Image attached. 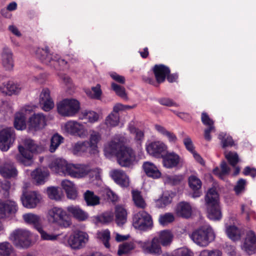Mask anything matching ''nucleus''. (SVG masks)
I'll list each match as a JSON object with an SVG mask.
<instances>
[{"instance_id": "dca6fc26", "label": "nucleus", "mask_w": 256, "mask_h": 256, "mask_svg": "<svg viewBox=\"0 0 256 256\" xmlns=\"http://www.w3.org/2000/svg\"><path fill=\"white\" fill-rule=\"evenodd\" d=\"M242 249L249 255L256 252V235L252 230L247 232L244 242L242 246Z\"/></svg>"}, {"instance_id": "ddd939ff", "label": "nucleus", "mask_w": 256, "mask_h": 256, "mask_svg": "<svg viewBox=\"0 0 256 256\" xmlns=\"http://www.w3.org/2000/svg\"><path fill=\"white\" fill-rule=\"evenodd\" d=\"M88 240V234L82 231H77L71 236L68 244L73 249H80L84 247Z\"/></svg>"}, {"instance_id": "49530a36", "label": "nucleus", "mask_w": 256, "mask_h": 256, "mask_svg": "<svg viewBox=\"0 0 256 256\" xmlns=\"http://www.w3.org/2000/svg\"><path fill=\"white\" fill-rule=\"evenodd\" d=\"M64 138L58 134H54L50 139V151L51 152H55L60 144L63 142Z\"/></svg>"}, {"instance_id": "e433bc0d", "label": "nucleus", "mask_w": 256, "mask_h": 256, "mask_svg": "<svg viewBox=\"0 0 256 256\" xmlns=\"http://www.w3.org/2000/svg\"><path fill=\"white\" fill-rule=\"evenodd\" d=\"M154 128L160 134L166 137L170 143L175 144L176 142L177 137L173 132L167 130L165 128L159 124H156Z\"/></svg>"}, {"instance_id": "a878e982", "label": "nucleus", "mask_w": 256, "mask_h": 256, "mask_svg": "<svg viewBox=\"0 0 256 256\" xmlns=\"http://www.w3.org/2000/svg\"><path fill=\"white\" fill-rule=\"evenodd\" d=\"M143 170L146 175L153 178H158L161 176V172L157 166L150 162H145L142 164Z\"/></svg>"}, {"instance_id": "a211bd4d", "label": "nucleus", "mask_w": 256, "mask_h": 256, "mask_svg": "<svg viewBox=\"0 0 256 256\" xmlns=\"http://www.w3.org/2000/svg\"><path fill=\"white\" fill-rule=\"evenodd\" d=\"M46 124V118L43 114H34L30 118L28 124V129L32 131H37L44 128Z\"/></svg>"}, {"instance_id": "6e6d98bb", "label": "nucleus", "mask_w": 256, "mask_h": 256, "mask_svg": "<svg viewBox=\"0 0 256 256\" xmlns=\"http://www.w3.org/2000/svg\"><path fill=\"white\" fill-rule=\"evenodd\" d=\"M100 138V134L98 133H94L90 135V141L88 143L90 144L92 148L93 149V154H95L98 152V143Z\"/></svg>"}, {"instance_id": "37998d69", "label": "nucleus", "mask_w": 256, "mask_h": 256, "mask_svg": "<svg viewBox=\"0 0 256 256\" xmlns=\"http://www.w3.org/2000/svg\"><path fill=\"white\" fill-rule=\"evenodd\" d=\"M113 91L122 100L124 101L128 100V95L124 86L113 82Z\"/></svg>"}, {"instance_id": "ea45409f", "label": "nucleus", "mask_w": 256, "mask_h": 256, "mask_svg": "<svg viewBox=\"0 0 256 256\" xmlns=\"http://www.w3.org/2000/svg\"><path fill=\"white\" fill-rule=\"evenodd\" d=\"M136 245L133 242H124L119 246L118 254L122 256L130 252L134 249Z\"/></svg>"}, {"instance_id": "338daca9", "label": "nucleus", "mask_w": 256, "mask_h": 256, "mask_svg": "<svg viewBox=\"0 0 256 256\" xmlns=\"http://www.w3.org/2000/svg\"><path fill=\"white\" fill-rule=\"evenodd\" d=\"M201 119L202 124L208 127L214 126V121L209 117L206 112H203L202 114Z\"/></svg>"}, {"instance_id": "8fccbe9b", "label": "nucleus", "mask_w": 256, "mask_h": 256, "mask_svg": "<svg viewBox=\"0 0 256 256\" xmlns=\"http://www.w3.org/2000/svg\"><path fill=\"white\" fill-rule=\"evenodd\" d=\"M172 200V198L168 194L164 193L162 196L156 201V206L158 208L165 207L170 204Z\"/></svg>"}, {"instance_id": "de8ad7c7", "label": "nucleus", "mask_w": 256, "mask_h": 256, "mask_svg": "<svg viewBox=\"0 0 256 256\" xmlns=\"http://www.w3.org/2000/svg\"><path fill=\"white\" fill-rule=\"evenodd\" d=\"M132 197L135 205L140 208H144L146 206V203L142 198L140 192L138 190H132Z\"/></svg>"}, {"instance_id": "0e129e2a", "label": "nucleus", "mask_w": 256, "mask_h": 256, "mask_svg": "<svg viewBox=\"0 0 256 256\" xmlns=\"http://www.w3.org/2000/svg\"><path fill=\"white\" fill-rule=\"evenodd\" d=\"M183 142L186 147V148L188 152L192 153L195 150L194 146L193 144L192 141L189 136H186L184 137V138L183 140Z\"/></svg>"}, {"instance_id": "2f4dec72", "label": "nucleus", "mask_w": 256, "mask_h": 256, "mask_svg": "<svg viewBox=\"0 0 256 256\" xmlns=\"http://www.w3.org/2000/svg\"><path fill=\"white\" fill-rule=\"evenodd\" d=\"M155 237H157L158 242L163 246H167L172 242L173 234L169 230H163L158 232Z\"/></svg>"}, {"instance_id": "680f3d73", "label": "nucleus", "mask_w": 256, "mask_h": 256, "mask_svg": "<svg viewBox=\"0 0 256 256\" xmlns=\"http://www.w3.org/2000/svg\"><path fill=\"white\" fill-rule=\"evenodd\" d=\"M136 107V105L129 106L124 105L120 103H117L113 106V112L118 114L120 112L125 111L127 110L134 108Z\"/></svg>"}, {"instance_id": "69168bd1", "label": "nucleus", "mask_w": 256, "mask_h": 256, "mask_svg": "<svg viewBox=\"0 0 256 256\" xmlns=\"http://www.w3.org/2000/svg\"><path fill=\"white\" fill-rule=\"evenodd\" d=\"M158 102L162 105L166 106H175L178 107L179 105L174 102L172 100L168 98H163L158 99Z\"/></svg>"}, {"instance_id": "864d4df0", "label": "nucleus", "mask_w": 256, "mask_h": 256, "mask_svg": "<svg viewBox=\"0 0 256 256\" xmlns=\"http://www.w3.org/2000/svg\"><path fill=\"white\" fill-rule=\"evenodd\" d=\"M224 156L229 164L232 166H235L238 162V156L236 152H226Z\"/></svg>"}, {"instance_id": "1a4fd4ad", "label": "nucleus", "mask_w": 256, "mask_h": 256, "mask_svg": "<svg viewBox=\"0 0 256 256\" xmlns=\"http://www.w3.org/2000/svg\"><path fill=\"white\" fill-rule=\"evenodd\" d=\"M153 71L158 83L164 82L166 76L170 82H173L176 81L178 76L176 74H170V70L168 67L164 64H156L153 68Z\"/></svg>"}, {"instance_id": "09e8293b", "label": "nucleus", "mask_w": 256, "mask_h": 256, "mask_svg": "<svg viewBox=\"0 0 256 256\" xmlns=\"http://www.w3.org/2000/svg\"><path fill=\"white\" fill-rule=\"evenodd\" d=\"M184 176L182 175L167 176L164 178L166 184L172 186L179 184L183 180Z\"/></svg>"}, {"instance_id": "79ce46f5", "label": "nucleus", "mask_w": 256, "mask_h": 256, "mask_svg": "<svg viewBox=\"0 0 256 256\" xmlns=\"http://www.w3.org/2000/svg\"><path fill=\"white\" fill-rule=\"evenodd\" d=\"M226 231L228 238L232 240L235 241L240 239V230L236 226H226Z\"/></svg>"}, {"instance_id": "39448f33", "label": "nucleus", "mask_w": 256, "mask_h": 256, "mask_svg": "<svg viewBox=\"0 0 256 256\" xmlns=\"http://www.w3.org/2000/svg\"><path fill=\"white\" fill-rule=\"evenodd\" d=\"M48 220L62 228H67L72 224V222L66 210L61 208L54 206L48 211Z\"/></svg>"}, {"instance_id": "f8f14e48", "label": "nucleus", "mask_w": 256, "mask_h": 256, "mask_svg": "<svg viewBox=\"0 0 256 256\" xmlns=\"http://www.w3.org/2000/svg\"><path fill=\"white\" fill-rule=\"evenodd\" d=\"M18 210L16 202L10 200L0 202V218H11L14 216Z\"/></svg>"}, {"instance_id": "a19ab883", "label": "nucleus", "mask_w": 256, "mask_h": 256, "mask_svg": "<svg viewBox=\"0 0 256 256\" xmlns=\"http://www.w3.org/2000/svg\"><path fill=\"white\" fill-rule=\"evenodd\" d=\"M14 126L18 130L26 128V118L22 113H16L14 116Z\"/></svg>"}, {"instance_id": "aec40b11", "label": "nucleus", "mask_w": 256, "mask_h": 256, "mask_svg": "<svg viewBox=\"0 0 256 256\" xmlns=\"http://www.w3.org/2000/svg\"><path fill=\"white\" fill-rule=\"evenodd\" d=\"M40 104L42 109L48 112L54 107V102L50 96V91L47 88H44L40 96Z\"/></svg>"}, {"instance_id": "7ed1b4c3", "label": "nucleus", "mask_w": 256, "mask_h": 256, "mask_svg": "<svg viewBox=\"0 0 256 256\" xmlns=\"http://www.w3.org/2000/svg\"><path fill=\"white\" fill-rule=\"evenodd\" d=\"M24 146L26 148L22 146H19L20 154H16V159L24 166H28L32 163V154L40 153L43 150V148L30 139L25 140Z\"/></svg>"}, {"instance_id": "4c0bfd02", "label": "nucleus", "mask_w": 256, "mask_h": 256, "mask_svg": "<svg viewBox=\"0 0 256 256\" xmlns=\"http://www.w3.org/2000/svg\"><path fill=\"white\" fill-rule=\"evenodd\" d=\"M91 221L96 225L106 224L112 221V216L109 214L103 213L102 214L91 217Z\"/></svg>"}, {"instance_id": "f257e3e1", "label": "nucleus", "mask_w": 256, "mask_h": 256, "mask_svg": "<svg viewBox=\"0 0 256 256\" xmlns=\"http://www.w3.org/2000/svg\"><path fill=\"white\" fill-rule=\"evenodd\" d=\"M127 138L122 135H115L113 138V154L116 158L118 163L122 166L130 167L136 160L134 150L127 146Z\"/></svg>"}, {"instance_id": "c9c22d12", "label": "nucleus", "mask_w": 256, "mask_h": 256, "mask_svg": "<svg viewBox=\"0 0 256 256\" xmlns=\"http://www.w3.org/2000/svg\"><path fill=\"white\" fill-rule=\"evenodd\" d=\"M48 174L47 171L43 170L40 168H36L32 172V176L36 184L41 185L44 184Z\"/></svg>"}, {"instance_id": "4d7b16f0", "label": "nucleus", "mask_w": 256, "mask_h": 256, "mask_svg": "<svg viewBox=\"0 0 256 256\" xmlns=\"http://www.w3.org/2000/svg\"><path fill=\"white\" fill-rule=\"evenodd\" d=\"M174 220V215L171 213H166L161 214L159 216L158 221L160 224L162 226H166L172 222Z\"/></svg>"}, {"instance_id": "603ef678", "label": "nucleus", "mask_w": 256, "mask_h": 256, "mask_svg": "<svg viewBox=\"0 0 256 256\" xmlns=\"http://www.w3.org/2000/svg\"><path fill=\"white\" fill-rule=\"evenodd\" d=\"M162 256H192V252L188 248H180L174 250L172 254H164Z\"/></svg>"}, {"instance_id": "20e7f679", "label": "nucleus", "mask_w": 256, "mask_h": 256, "mask_svg": "<svg viewBox=\"0 0 256 256\" xmlns=\"http://www.w3.org/2000/svg\"><path fill=\"white\" fill-rule=\"evenodd\" d=\"M192 240L197 245L206 246L214 240L215 234L210 225H204L193 232L190 235Z\"/></svg>"}, {"instance_id": "c85d7f7f", "label": "nucleus", "mask_w": 256, "mask_h": 256, "mask_svg": "<svg viewBox=\"0 0 256 256\" xmlns=\"http://www.w3.org/2000/svg\"><path fill=\"white\" fill-rule=\"evenodd\" d=\"M22 217L27 224L33 226L38 231L40 230L42 226L41 218L39 216L32 213H28L24 214Z\"/></svg>"}, {"instance_id": "6ab92c4d", "label": "nucleus", "mask_w": 256, "mask_h": 256, "mask_svg": "<svg viewBox=\"0 0 256 256\" xmlns=\"http://www.w3.org/2000/svg\"><path fill=\"white\" fill-rule=\"evenodd\" d=\"M162 157L163 166L167 168H176L180 162V156L174 152H168Z\"/></svg>"}, {"instance_id": "4be33fe9", "label": "nucleus", "mask_w": 256, "mask_h": 256, "mask_svg": "<svg viewBox=\"0 0 256 256\" xmlns=\"http://www.w3.org/2000/svg\"><path fill=\"white\" fill-rule=\"evenodd\" d=\"M68 212L79 222L86 221L88 218V214L78 206H71L67 208Z\"/></svg>"}, {"instance_id": "052dcab7", "label": "nucleus", "mask_w": 256, "mask_h": 256, "mask_svg": "<svg viewBox=\"0 0 256 256\" xmlns=\"http://www.w3.org/2000/svg\"><path fill=\"white\" fill-rule=\"evenodd\" d=\"M82 118L87 120L88 122L92 123L96 122L98 119V114L93 111L85 112Z\"/></svg>"}, {"instance_id": "5fc2aeb1", "label": "nucleus", "mask_w": 256, "mask_h": 256, "mask_svg": "<svg viewBox=\"0 0 256 256\" xmlns=\"http://www.w3.org/2000/svg\"><path fill=\"white\" fill-rule=\"evenodd\" d=\"M12 247L8 242L0 243V256H10Z\"/></svg>"}, {"instance_id": "58836bf2", "label": "nucleus", "mask_w": 256, "mask_h": 256, "mask_svg": "<svg viewBox=\"0 0 256 256\" xmlns=\"http://www.w3.org/2000/svg\"><path fill=\"white\" fill-rule=\"evenodd\" d=\"M218 138L220 140V144L223 148L232 147L234 145V142L232 137L226 133L220 132Z\"/></svg>"}, {"instance_id": "5701e85b", "label": "nucleus", "mask_w": 256, "mask_h": 256, "mask_svg": "<svg viewBox=\"0 0 256 256\" xmlns=\"http://www.w3.org/2000/svg\"><path fill=\"white\" fill-rule=\"evenodd\" d=\"M0 174L5 178H10L16 176L18 172L13 164L6 162L0 166Z\"/></svg>"}, {"instance_id": "bb28decb", "label": "nucleus", "mask_w": 256, "mask_h": 256, "mask_svg": "<svg viewBox=\"0 0 256 256\" xmlns=\"http://www.w3.org/2000/svg\"><path fill=\"white\" fill-rule=\"evenodd\" d=\"M36 55L42 63L47 65H50L51 63L54 56L50 53L48 46H45L44 48H38L36 51Z\"/></svg>"}, {"instance_id": "e2e57ef3", "label": "nucleus", "mask_w": 256, "mask_h": 256, "mask_svg": "<svg viewBox=\"0 0 256 256\" xmlns=\"http://www.w3.org/2000/svg\"><path fill=\"white\" fill-rule=\"evenodd\" d=\"M246 180L243 178L240 179L234 188V190L236 194H239L244 190Z\"/></svg>"}, {"instance_id": "2eb2a0df", "label": "nucleus", "mask_w": 256, "mask_h": 256, "mask_svg": "<svg viewBox=\"0 0 256 256\" xmlns=\"http://www.w3.org/2000/svg\"><path fill=\"white\" fill-rule=\"evenodd\" d=\"M167 146L161 141L152 142L146 146V150L150 156L160 158L167 150Z\"/></svg>"}, {"instance_id": "cd10ccee", "label": "nucleus", "mask_w": 256, "mask_h": 256, "mask_svg": "<svg viewBox=\"0 0 256 256\" xmlns=\"http://www.w3.org/2000/svg\"><path fill=\"white\" fill-rule=\"evenodd\" d=\"M113 180L121 187L126 188L129 186V178L122 170H113Z\"/></svg>"}, {"instance_id": "b1692460", "label": "nucleus", "mask_w": 256, "mask_h": 256, "mask_svg": "<svg viewBox=\"0 0 256 256\" xmlns=\"http://www.w3.org/2000/svg\"><path fill=\"white\" fill-rule=\"evenodd\" d=\"M127 211L123 205H116L115 206V222L116 224L121 226L127 220Z\"/></svg>"}, {"instance_id": "f3484780", "label": "nucleus", "mask_w": 256, "mask_h": 256, "mask_svg": "<svg viewBox=\"0 0 256 256\" xmlns=\"http://www.w3.org/2000/svg\"><path fill=\"white\" fill-rule=\"evenodd\" d=\"M68 175L72 177L80 178L85 176L90 171V167L85 164H70Z\"/></svg>"}, {"instance_id": "c03bdc74", "label": "nucleus", "mask_w": 256, "mask_h": 256, "mask_svg": "<svg viewBox=\"0 0 256 256\" xmlns=\"http://www.w3.org/2000/svg\"><path fill=\"white\" fill-rule=\"evenodd\" d=\"M97 238L100 240L106 248H109V240L110 238V232L108 230H105L97 232Z\"/></svg>"}, {"instance_id": "72a5a7b5", "label": "nucleus", "mask_w": 256, "mask_h": 256, "mask_svg": "<svg viewBox=\"0 0 256 256\" xmlns=\"http://www.w3.org/2000/svg\"><path fill=\"white\" fill-rule=\"evenodd\" d=\"M84 199L88 206H94L100 204V198L94 194V192L87 190L84 194Z\"/></svg>"}, {"instance_id": "412c9836", "label": "nucleus", "mask_w": 256, "mask_h": 256, "mask_svg": "<svg viewBox=\"0 0 256 256\" xmlns=\"http://www.w3.org/2000/svg\"><path fill=\"white\" fill-rule=\"evenodd\" d=\"M70 164L62 158H56L50 164V168L54 170L57 173H62L68 174L69 171Z\"/></svg>"}, {"instance_id": "9b49d317", "label": "nucleus", "mask_w": 256, "mask_h": 256, "mask_svg": "<svg viewBox=\"0 0 256 256\" xmlns=\"http://www.w3.org/2000/svg\"><path fill=\"white\" fill-rule=\"evenodd\" d=\"M137 243L145 254L160 255L162 252L160 244L157 237L154 236L150 242L149 240L144 242L139 240Z\"/></svg>"}, {"instance_id": "a18cd8bd", "label": "nucleus", "mask_w": 256, "mask_h": 256, "mask_svg": "<svg viewBox=\"0 0 256 256\" xmlns=\"http://www.w3.org/2000/svg\"><path fill=\"white\" fill-rule=\"evenodd\" d=\"M74 149L76 151L78 152H88L90 154H93V152H92L93 149L90 144L88 143V141L77 142L75 145Z\"/></svg>"}, {"instance_id": "423d86ee", "label": "nucleus", "mask_w": 256, "mask_h": 256, "mask_svg": "<svg viewBox=\"0 0 256 256\" xmlns=\"http://www.w3.org/2000/svg\"><path fill=\"white\" fill-rule=\"evenodd\" d=\"M80 104L73 98H64L57 104L58 113L63 116H73L78 113Z\"/></svg>"}, {"instance_id": "6e6552de", "label": "nucleus", "mask_w": 256, "mask_h": 256, "mask_svg": "<svg viewBox=\"0 0 256 256\" xmlns=\"http://www.w3.org/2000/svg\"><path fill=\"white\" fill-rule=\"evenodd\" d=\"M10 239L17 247L26 248L30 244V232L29 231L18 229L10 235Z\"/></svg>"}, {"instance_id": "393cba45", "label": "nucleus", "mask_w": 256, "mask_h": 256, "mask_svg": "<svg viewBox=\"0 0 256 256\" xmlns=\"http://www.w3.org/2000/svg\"><path fill=\"white\" fill-rule=\"evenodd\" d=\"M176 212L178 216L188 218L192 215V208L190 203L182 202L177 204Z\"/></svg>"}, {"instance_id": "7c9ffc66", "label": "nucleus", "mask_w": 256, "mask_h": 256, "mask_svg": "<svg viewBox=\"0 0 256 256\" xmlns=\"http://www.w3.org/2000/svg\"><path fill=\"white\" fill-rule=\"evenodd\" d=\"M62 186L66 192L68 198L74 200L78 196V192L74 184L70 181L66 180L62 182Z\"/></svg>"}, {"instance_id": "3c124183", "label": "nucleus", "mask_w": 256, "mask_h": 256, "mask_svg": "<svg viewBox=\"0 0 256 256\" xmlns=\"http://www.w3.org/2000/svg\"><path fill=\"white\" fill-rule=\"evenodd\" d=\"M188 181L190 187L194 190H199L201 188L202 182L197 176L191 175Z\"/></svg>"}, {"instance_id": "4468645a", "label": "nucleus", "mask_w": 256, "mask_h": 256, "mask_svg": "<svg viewBox=\"0 0 256 256\" xmlns=\"http://www.w3.org/2000/svg\"><path fill=\"white\" fill-rule=\"evenodd\" d=\"M40 195L34 191L24 192L20 197L22 205L28 208L36 207L40 202Z\"/></svg>"}, {"instance_id": "9d476101", "label": "nucleus", "mask_w": 256, "mask_h": 256, "mask_svg": "<svg viewBox=\"0 0 256 256\" xmlns=\"http://www.w3.org/2000/svg\"><path fill=\"white\" fill-rule=\"evenodd\" d=\"M14 132L12 128H7L0 130V149L8 151L14 140Z\"/></svg>"}, {"instance_id": "f704fd0d", "label": "nucleus", "mask_w": 256, "mask_h": 256, "mask_svg": "<svg viewBox=\"0 0 256 256\" xmlns=\"http://www.w3.org/2000/svg\"><path fill=\"white\" fill-rule=\"evenodd\" d=\"M21 90V87L12 81H8L4 84L2 92L8 96L18 94Z\"/></svg>"}, {"instance_id": "13d9d810", "label": "nucleus", "mask_w": 256, "mask_h": 256, "mask_svg": "<svg viewBox=\"0 0 256 256\" xmlns=\"http://www.w3.org/2000/svg\"><path fill=\"white\" fill-rule=\"evenodd\" d=\"M66 61L64 59L61 58L58 54H56L53 56L52 62L50 65L54 66L56 68H58L56 66H59L63 68L66 66Z\"/></svg>"}, {"instance_id": "774afa93", "label": "nucleus", "mask_w": 256, "mask_h": 256, "mask_svg": "<svg viewBox=\"0 0 256 256\" xmlns=\"http://www.w3.org/2000/svg\"><path fill=\"white\" fill-rule=\"evenodd\" d=\"M221 252L219 250H202L199 256H221Z\"/></svg>"}, {"instance_id": "c756f323", "label": "nucleus", "mask_w": 256, "mask_h": 256, "mask_svg": "<svg viewBox=\"0 0 256 256\" xmlns=\"http://www.w3.org/2000/svg\"><path fill=\"white\" fill-rule=\"evenodd\" d=\"M66 131L73 135L81 136L84 131V128L80 124L74 121H68L64 126Z\"/></svg>"}, {"instance_id": "473e14b6", "label": "nucleus", "mask_w": 256, "mask_h": 256, "mask_svg": "<svg viewBox=\"0 0 256 256\" xmlns=\"http://www.w3.org/2000/svg\"><path fill=\"white\" fill-rule=\"evenodd\" d=\"M12 52L8 48H4L2 54V63L3 66L7 70H10L14 66L12 58Z\"/></svg>"}, {"instance_id": "bf43d9fd", "label": "nucleus", "mask_w": 256, "mask_h": 256, "mask_svg": "<svg viewBox=\"0 0 256 256\" xmlns=\"http://www.w3.org/2000/svg\"><path fill=\"white\" fill-rule=\"evenodd\" d=\"M46 192L48 198L51 200H60L61 199L58 190L55 187L48 188Z\"/></svg>"}, {"instance_id": "0eeeda50", "label": "nucleus", "mask_w": 256, "mask_h": 256, "mask_svg": "<svg viewBox=\"0 0 256 256\" xmlns=\"http://www.w3.org/2000/svg\"><path fill=\"white\" fill-rule=\"evenodd\" d=\"M132 226L135 228L142 231L151 229L153 226L151 216L144 210L134 214L132 217Z\"/></svg>"}, {"instance_id": "f03ea898", "label": "nucleus", "mask_w": 256, "mask_h": 256, "mask_svg": "<svg viewBox=\"0 0 256 256\" xmlns=\"http://www.w3.org/2000/svg\"><path fill=\"white\" fill-rule=\"evenodd\" d=\"M205 202L208 218L214 221L220 220L222 213L220 206L219 195L215 188L208 189L205 196Z\"/></svg>"}]
</instances>
